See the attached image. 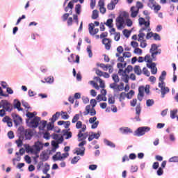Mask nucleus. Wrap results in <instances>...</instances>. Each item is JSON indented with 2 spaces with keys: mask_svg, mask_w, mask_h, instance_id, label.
<instances>
[{
  "mask_svg": "<svg viewBox=\"0 0 178 178\" xmlns=\"http://www.w3.org/2000/svg\"><path fill=\"white\" fill-rule=\"evenodd\" d=\"M169 162H178V156H173L169 159Z\"/></svg>",
  "mask_w": 178,
  "mask_h": 178,
  "instance_id": "64",
  "label": "nucleus"
},
{
  "mask_svg": "<svg viewBox=\"0 0 178 178\" xmlns=\"http://www.w3.org/2000/svg\"><path fill=\"white\" fill-rule=\"evenodd\" d=\"M44 80L46 83H54V77L52 76H48L47 78H45Z\"/></svg>",
  "mask_w": 178,
  "mask_h": 178,
  "instance_id": "59",
  "label": "nucleus"
},
{
  "mask_svg": "<svg viewBox=\"0 0 178 178\" xmlns=\"http://www.w3.org/2000/svg\"><path fill=\"white\" fill-rule=\"evenodd\" d=\"M95 79L97 80V81H99L101 88H104L105 87V83H104V81H102L101 78L96 76Z\"/></svg>",
  "mask_w": 178,
  "mask_h": 178,
  "instance_id": "33",
  "label": "nucleus"
},
{
  "mask_svg": "<svg viewBox=\"0 0 178 178\" xmlns=\"http://www.w3.org/2000/svg\"><path fill=\"white\" fill-rule=\"evenodd\" d=\"M165 77H166V72L165 71H163L161 72V76L159 78V81H161L159 83V84H165V82L163 81L165 80Z\"/></svg>",
  "mask_w": 178,
  "mask_h": 178,
  "instance_id": "22",
  "label": "nucleus"
},
{
  "mask_svg": "<svg viewBox=\"0 0 178 178\" xmlns=\"http://www.w3.org/2000/svg\"><path fill=\"white\" fill-rule=\"evenodd\" d=\"M134 72L138 76H141V74L143 73V71L141 70V68H140L139 65H136L134 67Z\"/></svg>",
  "mask_w": 178,
  "mask_h": 178,
  "instance_id": "24",
  "label": "nucleus"
},
{
  "mask_svg": "<svg viewBox=\"0 0 178 178\" xmlns=\"http://www.w3.org/2000/svg\"><path fill=\"white\" fill-rule=\"evenodd\" d=\"M17 136H20L24 140H31L34 136V131L31 129H24L23 127H19L17 131Z\"/></svg>",
  "mask_w": 178,
  "mask_h": 178,
  "instance_id": "2",
  "label": "nucleus"
},
{
  "mask_svg": "<svg viewBox=\"0 0 178 178\" xmlns=\"http://www.w3.org/2000/svg\"><path fill=\"white\" fill-rule=\"evenodd\" d=\"M112 79L114 82L110 84V88H112L114 92H120V91H123V90H124V83L121 82L120 85H118V83L120 81L119 76L116 74H113L112 75Z\"/></svg>",
  "mask_w": 178,
  "mask_h": 178,
  "instance_id": "1",
  "label": "nucleus"
},
{
  "mask_svg": "<svg viewBox=\"0 0 178 178\" xmlns=\"http://www.w3.org/2000/svg\"><path fill=\"white\" fill-rule=\"evenodd\" d=\"M124 37H126L127 38H129L130 37V31L127 30V29H124L123 31H122Z\"/></svg>",
  "mask_w": 178,
  "mask_h": 178,
  "instance_id": "54",
  "label": "nucleus"
},
{
  "mask_svg": "<svg viewBox=\"0 0 178 178\" xmlns=\"http://www.w3.org/2000/svg\"><path fill=\"white\" fill-rule=\"evenodd\" d=\"M49 164H48V163H44V167L43 169V173L44 175H47V173H48V172H49Z\"/></svg>",
  "mask_w": 178,
  "mask_h": 178,
  "instance_id": "35",
  "label": "nucleus"
},
{
  "mask_svg": "<svg viewBox=\"0 0 178 178\" xmlns=\"http://www.w3.org/2000/svg\"><path fill=\"white\" fill-rule=\"evenodd\" d=\"M63 136H66L65 140H69V138H72V136H73V134L70 131H68L67 130H63Z\"/></svg>",
  "mask_w": 178,
  "mask_h": 178,
  "instance_id": "25",
  "label": "nucleus"
},
{
  "mask_svg": "<svg viewBox=\"0 0 178 178\" xmlns=\"http://www.w3.org/2000/svg\"><path fill=\"white\" fill-rule=\"evenodd\" d=\"M145 62H147V67L151 69L152 74H156L158 73V69L156 68V64L152 63V58L149 54L145 56Z\"/></svg>",
  "mask_w": 178,
  "mask_h": 178,
  "instance_id": "5",
  "label": "nucleus"
},
{
  "mask_svg": "<svg viewBox=\"0 0 178 178\" xmlns=\"http://www.w3.org/2000/svg\"><path fill=\"white\" fill-rule=\"evenodd\" d=\"M74 7V4H73V2L70 1L68 3L67 6L65 8V12H69V8H70V13H65L62 16L63 22H66V20H67V19H69V16H70V15H72Z\"/></svg>",
  "mask_w": 178,
  "mask_h": 178,
  "instance_id": "6",
  "label": "nucleus"
},
{
  "mask_svg": "<svg viewBox=\"0 0 178 178\" xmlns=\"http://www.w3.org/2000/svg\"><path fill=\"white\" fill-rule=\"evenodd\" d=\"M34 147L35 151H37L38 152H40L41 151V149L42 148V143L38 141L35 143Z\"/></svg>",
  "mask_w": 178,
  "mask_h": 178,
  "instance_id": "23",
  "label": "nucleus"
},
{
  "mask_svg": "<svg viewBox=\"0 0 178 178\" xmlns=\"http://www.w3.org/2000/svg\"><path fill=\"white\" fill-rule=\"evenodd\" d=\"M61 118L62 119H64V120H66L69 119L70 116L67 115V112H61Z\"/></svg>",
  "mask_w": 178,
  "mask_h": 178,
  "instance_id": "44",
  "label": "nucleus"
},
{
  "mask_svg": "<svg viewBox=\"0 0 178 178\" xmlns=\"http://www.w3.org/2000/svg\"><path fill=\"white\" fill-rule=\"evenodd\" d=\"M145 30H147V28H142L140 31H139V34L138 35V41H144V37H145V33H144V31H145Z\"/></svg>",
  "mask_w": 178,
  "mask_h": 178,
  "instance_id": "18",
  "label": "nucleus"
},
{
  "mask_svg": "<svg viewBox=\"0 0 178 178\" xmlns=\"http://www.w3.org/2000/svg\"><path fill=\"white\" fill-rule=\"evenodd\" d=\"M150 130L151 128L149 127H140L135 131L134 136L141 137V136H144V134L148 133Z\"/></svg>",
  "mask_w": 178,
  "mask_h": 178,
  "instance_id": "8",
  "label": "nucleus"
},
{
  "mask_svg": "<svg viewBox=\"0 0 178 178\" xmlns=\"http://www.w3.org/2000/svg\"><path fill=\"white\" fill-rule=\"evenodd\" d=\"M99 14H98V10H95L92 11V19L93 20H97V19H98L99 17Z\"/></svg>",
  "mask_w": 178,
  "mask_h": 178,
  "instance_id": "32",
  "label": "nucleus"
},
{
  "mask_svg": "<svg viewBox=\"0 0 178 178\" xmlns=\"http://www.w3.org/2000/svg\"><path fill=\"white\" fill-rule=\"evenodd\" d=\"M60 116V113L56 112L54 115H53L52 118H51V123H55V121L59 119Z\"/></svg>",
  "mask_w": 178,
  "mask_h": 178,
  "instance_id": "27",
  "label": "nucleus"
},
{
  "mask_svg": "<svg viewBox=\"0 0 178 178\" xmlns=\"http://www.w3.org/2000/svg\"><path fill=\"white\" fill-rule=\"evenodd\" d=\"M102 44L105 45L106 49H107V51H109V49H111V47H112V40H111V39L109 38H104L102 40Z\"/></svg>",
  "mask_w": 178,
  "mask_h": 178,
  "instance_id": "13",
  "label": "nucleus"
},
{
  "mask_svg": "<svg viewBox=\"0 0 178 178\" xmlns=\"http://www.w3.org/2000/svg\"><path fill=\"white\" fill-rule=\"evenodd\" d=\"M107 27H109V29H112L113 27V19L111 18L107 19L106 22L104 23Z\"/></svg>",
  "mask_w": 178,
  "mask_h": 178,
  "instance_id": "28",
  "label": "nucleus"
},
{
  "mask_svg": "<svg viewBox=\"0 0 178 178\" xmlns=\"http://www.w3.org/2000/svg\"><path fill=\"white\" fill-rule=\"evenodd\" d=\"M153 6V8H154V12H155V13H158V12H159V10H161V5H159V4H157V5H153L152 6Z\"/></svg>",
  "mask_w": 178,
  "mask_h": 178,
  "instance_id": "43",
  "label": "nucleus"
},
{
  "mask_svg": "<svg viewBox=\"0 0 178 178\" xmlns=\"http://www.w3.org/2000/svg\"><path fill=\"white\" fill-rule=\"evenodd\" d=\"M122 76V80L124 81L127 84L129 83V80L130 77L127 74H121Z\"/></svg>",
  "mask_w": 178,
  "mask_h": 178,
  "instance_id": "41",
  "label": "nucleus"
},
{
  "mask_svg": "<svg viewBox=\"0 0 178 178\" xmlns=\"http://www.w3.org/2000/svg\"><path fill=\"white\" fill-rule=\"evenodd\" d=\"M92 106V108H91ZM97 106V100L95 99H92L90 100V105H87L86 106V111L83 112L84 116L87 115H90V116H95L97 115V111H95V106Z\"/></svg>",
  "mask_w": 178,
  "mask_h": 178,
  "instance_id": "4",
  "label": "nucleus"
},
{
  "mask_svg": "<svg viewBox=\"0 0 178 178\" xmlns=\"http://www.w3.org/2000/svg\"><path fill=\"white\" fill-rule=\"evenodd\" d=\"M19 139L15 141L17 147H22L23 145V140L24 138H22V136L20 135H18Z\"/></svg>",
  "mask_w": 178,
  "mask_h": 178,
  "instance_id": "30",
  "label": "nucleus"
},
{
  "mask_svg": "<svg viewBox=\"0 0 178 178\" xmlns=\"http://www.w3.org/2000/svg\"><path fill=\"white\" fill-rule=\"evenodd\" d=\"M161 52H162V51L161 49H159L156 51H152L151 54H152V59H154L155 60V56L156 55H161Z\"/></svg>",
  "mask_w": 178,
  "mask_h": 178,
  "instance_id": "38",
  "label": "nucleus"
},
{
  "mask_svg": "<svg viewBox=\"0 0 178 178\" xmlns=\"http://www.w3.org/2000/svg\"><path fill=\"white\" fill-rule=\"evenodd\" d=\"M22 117L19 116V115H15V118H14V122L15 123H20L22 122Z\"/></svg>",
  "mask_w": 178,
  "mask_h": 178,
  "instance_id": "51",
  "label": "nucleus"
},
{
  "mask_svg": "<svg viewBox=\"0 0 178 178\" xmlns=\"http://www.w3.org/2000/svg\"><path fill=\"white\" fill-rule=\"evenodd\" d=\"M89 123L92 124L91 129H97L99 124V121H97V117L95 116L89 118Z\"/></svg>",
  "mask_w": 178,
  "mask_h": 178,
  "instance_id": "12",
  "label": "nucleus"
},
{
  "mask_svg": "<svg viewBox=\"0 0 178 178\" xmlns=\"http://www.w3.org/2000/svg\"><path fill=\"white\" fill-rule=\"evenodd\" d=\"M79 161H80V156H74L71 161V163H72L73 165H74L75 163H77L79 162Z\"/></svg>",
  "mask_w": 178,
  "mask_h": 178,
  "instance_id": "46",
  "label": "nucleus"
},
{
  "mask_svg": "<svg viewBox=\"0 0 178 178\" xmlns=\"http://www.w3.org/2000/svg\"><path fill=\"white\" fill-rule=\"evenodd\" d=\"M125 22L128 27H131V26H133V22L131 19H129V17L125 19Z\"/></svg>",
  "mask_w": 178,
  "mask_h": 178,
  "instance_id": "50",
  "label": "nucleus"
},
{
  "mask_svg": "<svg viewBox=\"0 0 178 178\" xmlns=\"http://www.w3.org/2000/svg\"><path fill=\"white\" fill-rule=\"evenodd\" d=\"M130 105H131V106H133L134 108V106H136V105H137V99H133L130 102Z\"/></svg>",
  "mask_w": 178,
  "mask_h": 178,
  "instance_id": "63",
  "label": "nucleus"
},
{
  "mask_svg": "<svg viewBox=\"0 0 178 178\" xmlns=\"http://www.w3.org/2000/svg\"><path fill=\"white\" fill-rule=\"evenodd\" d=\"M99 67H102V69H103V70H104L105 72H106L108 70V67L109 66V64L105 65L104 63H101L99 65Z\"/></svg>",
  "mask_w": 178,
  "mask_h": 178,
  "instance_id": "48",
  "label": "nucleus"
},
{
  "mask_svg": "<svg viewBox=\"0 0 178 178\" xmlns=\"http://www.w3.org/2000/svg\"><path fill=\"white\" fill-rule=\"evenodd\" d=\"M159 87L161 88V98H165V95L168 94L170 90L169 88L163 86L162 83H159Z\"/></svg>",
  "mask_w": 178,
  "mask_h": 178,
  "instance_id": "11",
  "label": "nucleus"
},
{
  "mask_svg": "<svg viewBox=\"0 0 178 178\" xmlns=\"http://www.w3.org/2000/svg\"><path fill=\"white\" fill-rule=\"evenodd\" d=\"M177 109H174L170 111V118L171 119H176V115H177Z\"/></svg>",
  "mask_w": 178,
  "mask_h": 178,
  "instance_id": "36",
  "label": "nucleus"
},
{
  "mask_svg": "<svg viewBox=\"0 0 178 178\" xmlns=\"http://www.w3.org/2000/svg\"><path fill=\"white\" fill-rule=\"evenodd\" d=\"M134 52L136 54V55H142L143 54V50L138 47H136Z\"/></svg>",
  "mask_w": 178,
  "mask_h": 178,
  "instance_id": "47",
  "label": "nucleus"
},
{
  "mask_svg": "<svg viewBox=\"0 0 178 178\" xmlns=\"http://www.w3.org/2000/svg\"><path fill=\"white\" fill-rule=\"evenodd\" d=\"M144 97V86H140L138 88V99L141 102L143 101V98Z\"/></svg>",
  "mask_w": 178,
  "mask_h": 178,
  "instance_id": "16",
  "label": "nucleus"
},
{
  "mask_svg": "<svg viewBox=\"0 0 178 178\" xmlns=\"http://www.w3.org/2000/svg\"><path fill=\"white\" fill-rule=\"evenodd\" d=\"M86 130H87V125L83 124V127L79 131V133L77 135L78 138H81V140H79V141H83V140H86L87 137H88L89 136L88 132L84 133Z\"/></svg>",
  "mask_w": 178,
  "mask_h": 178,
  "instance_id": "9",
  "label": "nucleus"
},
{
  "mask_svg": "<svg viewBox=\"0 0 178 178\" xmlns=\"http://www.w3.org/2000/svg\"><path fill=\"white\" fill-rule=\"evenodd\" d=\"M126 97H127L126 92H121L120 95V101H123V99H124Z\"/></svg>",
  "mask_w": 178,
  "mask_h": 178,
  "instance_id": "60",
  "label": "nucleus"
},
{
  "mask_svg": "<svg viewBox=\"0 0 178 178\" xmlns=\"http://www.w3.org/2000/svg\"><path fill=\"white\" fill-rule=\"evenodd\" d=\"M58 126H62L64 124L65 129H69V127L70 126V121H58Z\"/></svg>",
  "mask_w": 178,
  "mask_h": 178,
  "instance_id": "21",
  "label": "nucleus"
},
{
  "mask_svg": "<svg viewBox=\"0 0 178 178\" xmlns=\"http://www.w3.org/2000/svg\"><path fill=\"white\" fill-rule=\"evenodd\" d=\"M136 116L135 117L136 120L137 122H140V115H141V104H138L136 107Z\"/></svg>",
  "mask_w": 178,
  "mask_h": 178,
  "instance_id": "14",
  "label": "nucleus"
},
{
  "mask_svg": "<svg viewBox=\"0 0 178 178\" xmlns=\"http://www.w3.org/2000/svg\"><path fill=\"white\" fill-rule=\"evenodd\" d=\"M133 95H134V90H131L127 94V98L128 99H131L133 98Z\"/></svg>",
  "mask_w": 178,
  "mask_h": 178,
  "instance_id": "45",
  "label": "nucleus"
},
{
  "mask_svg": "<svg viewBox=\"0 0 178 178\" xmlns=\"http://www.w3.org/2000/svg\"><path fill=\"white\" fill-rule=\"evenodd\" d=\"M155 102H154V99H147L146 101V105L147 106H152Z\"/></svg>",
  "mask_w": 178,
  "mask_h": 178,
  "instance_id": "52",
  "label": "nucleus"
},
{
  "mask_svg": "<svg viewBox=\"0 0 178 178\" xmlns=\"http://www.w3.org/2000/svg\"><path fill=\"white\" fill-rule=\"evenodd\" d=\"M83 122L81 121H78L76 124V129H83Z\"/></svg>",
  "mask_w": 178,
  "mask_h": 178,
  "instance_id": "57",
  "label": "nucleus"
},
{
  "mask_svg": "<svg viewBox=\"0 0 178 178\" xmlns=\"http://www.w3.org/2000/svg\"><path fill=\"white\" fill-rule=\"evenodd\" d=\"M2 122L3 123H7V126H8V127H12V126H13V123L12 122V119L10 118V117L6 115L3 120Z\"/></svg>",
  "mask_w": 178,
  "mask_h": 178,
  "instance_id": "17",
  "label": "nucleus"
},
{
  "mask_svg": "<svg viewBox=\"0 0 178 178\" xmlns=\"http://www.w3.org/2000/svg\"><path fill=\"white\" fill-rule=\"evenodd\" d=\"M130 72H133V66L128 65L127 67L123 70V69H120L118 73L120 74H127V73H130Z\"/></svg>",
  "mask_w": 178,
  "mask_h": 178,
  "instance_id": "15",
  "label": "nucleus"
},
{
  "mask_svg": "<svg viewBox=\"0 0 178 178\" xmlns=\"http://www.w3.org/2000/svg\"><path fill=\"white\" fill-rule=\"evenodd\" d=\"M139 42H140V46L142 47V48H145L147 47V40H140L139 41Z\"/></svg>",
  "mask_w": 178,
  "mask_h": 178,
  "instance_id": "58",
  "label": "nucleus"
},
{
  "mask_svg": "<svg viewBox=\"0 0 178 178\" xmlns=\"http://www.w3.org/2000/svg\"><path fill=\"white\" fill-rule=\"evenodd\" d=\"M129 17V14L126 12L121 13L115 19V26L118 30L124 28L126 19Z\"/></svg>",
  "mask_w": 178,
  "mask_h": 178,
  "instance_id": "3",
  "label": "nucleus"
},
{
  "mask_svg": "<svg viewBox=\"0 0 178 178\" xmlns=\"http://www.w3.org/2000/svg\"><path fill=\"white\" fill-rule=\"evenodd\" d=\"M106 145H108V147H111V148H115V147H116L115 143H113L109 140H106Z\"/></svg>",
  "mask_w": 178,
  "mask_h": 178,
  "instance_id": "55",
  "label": "nucleus"
},
{
  "mask_svg": "<svg viewBox=\"0 0 178 178\" xmlns=\"http://www.w3.org/2000/svg\"><path fill=\"white\" fill-rule=\"evenodd\" d=\"M81 10V5L76 4L75 6V12H76V15H80Z\"/></svg>",
  "mask_w": 178,
  "mask_h": 178,
  "instance_id": "42",
  "label": "nucleus"
},
{
  "mask_svg": "<svg viewBox=\"0 0 178 178\" xmlns=\"http://www.w3.org/2000/svg\"><path fill=\"white\" fill-rule=\"evenodd\" d=\"M35 115H37V112L34 111L33 113L31 112H27L26 113V116L27 118H29V119H33V118H34L35 116Z\"/></svg>",
  "mask_w": 178,
  "mask_h": 178,
  "instance_id": "40",
  "label": "nucleus"
},
{
  "mask_svg": "<svg viewBox=\"0 0 178 178\" xmlns=\"http://www.w3.org/2000/svg\"><path fill=\"white\" fill-rule=\"evenodd\" d=\"M8 138H10V140H12L13 138H15V134L13 133V131H9L8 132Z\"/></svg>",
  "mask_w": 178,
  "mask_h": 178,
  "instance_id": "56",
  "label": "nucleus"
},
{
  "mask_svg": "<svg viewBox=\"0 0 178 178\" xmlns=\"http://www.w3.org/2000/svg\"><path fill=\"white\" fill-rule=\"evenodd\" d=\"M84 151H86V147H82L81 149H79V150H76V155H81V156H83Z\"/></svg>",
  "mask_w": 178,
  "mask_h": 178,
  "instance_id": "31",
  "label": "nucleus"
},
{
  "mask_svg": "<svg viewBox=\"0 0 178 178\" xmlns=\"http://www.w3.org/2000/svg\"><path fill=\"white\" fill-rule=\"evenodd\" d=\"M138 8L136 6H132L131 8V17H137V15H138Z\"/></svg>",
  "mask_w": 178,
  "mask_h": 178,
  "instance_id": "20",
  "label": "nucleus"
},
{
  "mask_svg": "<svg viewBox=\"0 0 178 178\" xmlns=\"http://www.w3.org/2000/svg\"><path fill=\"white\" fill-rule=\"evenodd\" d=\"M120 131L122 133V134H130L133 133L131 129L129 127H121L120 128Z\"/></svg>",
  "mask_w": 178,
  "mask_h": 178,
  "instance_id": "19",
  "label": "nucleus"
},
{
  "mask_svg": "<svg viewBox=\"0 0 178 178\" xmlns=\"http://www.w3.org/2000/svg\"><path fill=\"white\" fill-rule=\"evenodd\" d=\"M115 6H116V3H113V1H111V3H108L107 6V8L108 10H113Z\"/></svg>",
  "mask_w": 178,
  "mask_h": 178,
  "instance_id": "34",
  "label": "nucleus"
},
{
  "mask_svg": "<svg viewBox=\"0 0 178 178\" xmlns=\"http://www.w3.org/2000/svg\"><path fill=\"white\" fill-rule=\"evenodd\" d=\"M79 119H80V114H75L72 118V123H76L79 122Z\"/></svg>",
  "mask_w": 178,
  "mask_h": 178,
  "instance_id": "39",
  "label": "nucleus"
},
{
  "mask_svg": "<svg viewBox=\"0 0 178 178\" xmlns=\"http://www.w3.org/2000/svg\"><path fill=\"white\" fill-rule=\"evenodd\" d=\"M3 108L6 112H12L13 111V105L8 100H1L0 102V108Z\"/></svg>",
  "mask_w": 178,
  "mask_h": 178,
  "instance_id": "7",
  "label": "nucleus"
},
{
  "mask_svg": "<svg viewBox=\"0 0 178 178\" xmlns=\"http://www.w3.org/2000/svg\"><path fill=\"white\" fill-rule=\"evenodd\" d=\"M54 161H62V154L60 152H58L55 155L53 156Z\"/></svg>",
  "mask_w": 178,
  "mask_h": 178,
  "instance_id": "26",
  "label": "nucleus"
},
{
  "mask_svg": "<svg viewBox=\"0 0 178 178\" xmlns=\"http://www.w3.org/2000/svg\"><path fill=\"white\" fill-rule=\"evenodd\" d=\"M87 52L88 54L89 58H92V51L91 50V46L87 47Z\"/></svg>",
  "mask_w": 178,
  "mask_h": 178,
  "instance_id": "53",
  "label": "nucleus"
},
{
  "mask_svg": "<svg viewBox=\"0 0 178 178\" xmlns=\"http://www.w3.org/2000/svg\"><path fill=\"white\" fill-rule=\"evenodd\" d=\"M41 122V118L35 116L33 119L30 122V126L32 129H37L40 122Z\"/></svg>",
  "mask_w": 178,
  "mask_h": 178,
  "instance_id": "10",
  "label": "nucleus"
},
{
  "mask_svg": "<svg viewBox=\"0 0 178 178\" xmlns=\"http://www.w3.org/2000/svg\"><path fill=\"white\" fill-rule=\"evenodd\" d=\"M143 72L145 76H147V77H149L150 73H149V71H148V70L147 69V67H143Z\"/></svg>",
  "mask_w": 178,
  "mask_h": 178,
  "instance_id": "61",
  "label": "nucleus"
},
{
  "mask_svg": "<svg viewBox=\"0 0 178 178\" xmlns=\"http://www.w3.org/2000/svg\"><path fill=\"white\" fill-rule=\"evenodd\" d=\"M39 129L40 130H44L45 129V127L47 126V121L46 120H42L39 122Z\"/></svg>",
  "mask_w": 178,
  "mask_h": 178,
  "instance_id": "29",
  "label": "nucleus"
},
{
  "mask_svg": "<svg viewBox=\"0 0 178 178\" xmlns=\"http://www.w3.org/2000/svg\"><path fill=\"white\" fill-rule=\"evenodd\" d=\"M20 106H22V103L20 102L17 101V103L14 104V108L15 109H17L18 111H23V108H22Z\"/></svg>",
  "mask_w": 178,
  "mask_h": 178,
  "instance_id": "37",
  "label": "nucleus"
},
{
  "mask_svg": "<svg viewBox=\"0 0 178 178\" xmlns=\"http://www.w3.org/2000/svg\"><path fill=\"white\" fill-rule=\"evenodd\" d=\"M114 40L115 41H119L120 40V33L119 32L115 33Z\"/></svg>",
  "mask_w": 178,
  "mask_h": 178,
  "instance_id": "62",
  "label": "nucleus"
},
{
  "mask_svg": "<svg viewBox=\"0 0 178 178\" xmlns=\"http://www.w3.org/2000/svg\"><path fill=\"white\" fill-rule=\"evenodd\" d=\"M157 49H158V46L156 45V44H152L149 52L150 54H152V52H154Z\"/></svg>",
  "mask_w": 178,
  "mask_h": 178,
  "instance_id": "49",
  "label": "nucleus"
}]
</instances>
